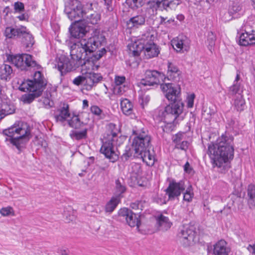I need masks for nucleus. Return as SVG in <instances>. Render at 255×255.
I'll use <instances>...</instances> for the list:
<instances>
[{
  "mask_svg": "<svg viewBox=\"0 0 255 255\" xmlns=\"http://www.w3.org/2000/svg\"><path fill=\"white\" fill-rule=\"evenodd\" d=\"M14 9L16 12H22L24 10V5L23 3L19 1L15 2L14 3Z\"/></svg>",
  "mask_w": 255,
  "mask_h": 255,
  "instance_id": "obj_49",
  "label": "nucleus"
},
{
  "mask_svg": "<svg viewBox=\"0 0 255 255\" xmlns=\"http://www.w3.org/2000/svg\"><path fill=\"white\" fill-rule=\"evenodd\" d=\"M84 79V76H79L76 77L73 80V83L76 86H79L80 85H83Z\"/></svg>",
  "mask_w": 255,
  "mask_h": 255,
  "instance_id": "obj_55",
  "label": "nucleus"
},
{
  "mask_svg": "<svg viewBox=\"0 0 255 255\" xmlns=\"http://www.w3.org/2000/svg\"><path fill=\"white\" fill-rule=\"evenodd\" d=\"M128 89L126 84L121 85L120 86H115L114 87V93L118 95H122Z\"/></svg>",
  "mask_w": 255,
  "mask_h": 255,
  "instance_id": "obj_48",
  "label": "nucleus"
},
{
  "mask_svg": "<svg viewBox=\"0 0 255 255\" xmlns=\"http://www.w3.org/2000/svg\"><path fill=\"white\" fill-rule=\"evenodd\" d=\"M185 189L184 182L183 181L176 182L172 180L169 182L165 192L168 196L169 200H172L179 197Z\"/></svg>",
  "mask_w": 255,
  "mask_h": 255,
  "instance_id": "obj_15",
  "label": "nucleus"
},
{
  "mask_svg": "<svg viewBox=\"0 0 255 255\" xmlns=\"http://www.w3.org/2000/svg\"><path fill=\"white\" fill-rule=\"evenodd\" d=\"M101 15L99 12H94V14H87L86 16H84L83 18L86 22L92 24H96L100 20Z\"/></svg>",
  "mask_w": 255,
  "mask_h": 255,
  "instance_id": "obj_35",
  "label": "nucleus"
},
{
  "mask_svg": "<svg viewBox=\"0 0 255 255\" xmlns=\"http://www.w3.org/2000/svg\"><path fill=\"white\" fill-rule=\"evenodd\" d=\"M247 250L252 254V255H255V244H250L247 247Z\"/></svg>",
  "mask_w": 255,
  "mask_h": 255,
  "instance_id": "obj_59",
  "label": "nucleus"
},
{
  "mask_svg": "<svg viewBox=\"0 0 255 255\" xmlns=\"http://www.w3.org/2000/svg\"><path fill=\"white\" fill-rule=\"evenodd\" d=\"M144 76V78L141 79L138 83L139 86H153L158 85L166 79L163 73L154 70H146Z\"/></svg>",
  "mask_w": 255,
  "mask_h": 255,
  "instance_id": "obj_12",
  "label": "nucleus"
},
{
  "mask_svg": "<svg viewBox=\"0 0 255 255\" xmlns=\"http://www.w3.org/2000/svg\"><path fill=\"white\" fill-rule=\"evenodd\" d=\"M234 137L222 134L215 143L209 144L207 153L214 167L229 168L228 162L234 158Z\"/></svg>",
  "mask_w": 255,
  "mask_h": 255,
  "instance_id": "obj_2",
  "label": "nucleus"
},
{
  "mask_svg": "<svg viewBox=\"0 0 255 255\" xmlns=\"http://www.w3.org/2000/svg\"><path fill=\"white\" fill-rule=\"evenodd\" d=\"M216 36L212 32H209L208 34V41L209 42V45L211 47L215 44L216 41Z\"/></svg>",
  "mask_w": 255,
  "mask_h": 255,
  "instance_id": "obj_54",
  "label": "nucleus"
},
{
  "mask_svg": "<svg viewBox=\"0 0 255 255\" xmlns=\"http://www.w3.org/2000/svg\"><path fill=\"white\" fill-rule=\"evenodd\" d=\"M98 8V3L96 2L92 3H87L83 7L84 16H86L87 14H94V12H98L97 11Z\"/></svg>",
  "mask_w": 255,
  "mask_h": 255,
  "instance_id": "obj_31",
  "label": "nucleus"
},
{
  "mask_svg": "<svg viewBox=\"0 0 255 255\" xmlns=\"http://www.w3.org/2000/svg\"><path fill=\"white\" fill-rule=\"evenodd\" d=\"M171 42L173 47L177 51H188L189 49L190 40L185 35H179Z\"/></svg>",
  "mask_w": 255,
  "mask_h": 255,
  "instance_id": "obj_17",
  "label": "nucleus"
},
{
  "mask_svg": "<svg viewBox=\"0 0 255 255\" xmlns=\"http://www.w3.org/2000/svg\"><path fill=\"white\" fill-rule=\"evenodd\" d=\"M189 145V143L187 141L184 140L181 142H180L177 144V145H175V148L181 149L184 151H186L188 148Z\"/></svg>",
  "mask_w": 255,
  "mask_h": 255,
  "instance_id": "obj_50",
  "label": "nucleus"
},
{
  "mask_svg": "<svg viewBox=\"0 0 255 255\" xmlns=\"http://www.w3.org/2000/svg\"><path fill=\"white\" fill-rule=\"evenodd\" d=\"M230 248L225 240H220L214 245V255H230Z\"/></svg>",
  "mask_w": 255,
  "mask_h": 255,
  "instance_id": "obj_19",
  "label": "nucleus"
},
{
  "mask_svg": "<svg viewBox=\"0 0 255 255\" xmlns=\"http://www.w3.org/2000/svg\"><path fill=\"white\" fill-rule=\"evenodd\" d=\"M13 74V70L11 67L8 65L3 63L0 65V79L1 80H7L11 78Z\"/></svg>",
  "mask_w": 255,
  "mask_h": 255,
  "instance_id": "obj_23",
  "label": "nucleus"
},
{
  "mask_svg": "<svg viewBox=\"0 0 255 255\" xmlns=\"http://www.w3.org/2000/svg\"><path fill=\"white\" fill-rule=\"evenodd\" d=\"M195 98L194 94L189 95L187 98V106L188 108H191L193 107L194 101Z\"/></svg>",
  "mask_w": 255,
  "mask_h": 255,
  "instance_id": "obj_53",
  "label": "nucleus"
},
{
  "mask_svg": "<svg viewBox=\"0 0 255 255\" xmlns=\"http://www.w3.org/2000/svg\"><path fill=\"white\" fill-rule=\"evenodd\" d=\"M115 86H120L125 84L126 78L125 76H116L115 78Z\"/></svg>",
  "mask_w": 255,
  "mask_h": 255,
  "instance_id": "obj_51",
  "label": "nucleus"
},
{
  "mask_svg": "<svg viewBox=\"0 0 255 255\" xmlns=\"http://www.w3.org/2000/svg\"><path fill=\"white\" fill-rule=\"evenodd\" d=\"M0 110L4 118L7 115L13 114L15 111V107L12 104L3 103L0 107Z\"/></svg>",
  "mask_w": 255,
  "mask_h": 255,
  "instance_id": "obj_30",
  "label": "nucleus"
},
{
  "mask_svg": "<svg viewBox=\"0 0 255 255\" xmlns=\"http://www.w3.org/2000/svg\"><path fill=\"white\" fill-rule=\"evenodd\" d=\"M133 133L136 135L133 139V157L141 158L147 165L152 166L155 161L154 155L147 149L150 143V136L144 131H133Z\"/></svg>",
  "mask_w": 255,
  "mask_h": 255,
  "instance_id": "obj_6",
  "label": "nucleus"
},
{
  "mask_svg": "<svg viewBox=\"0 0 255 255\" xmlns=\"http://www.w3.org/2000/svg\"><path fill=\"white\" fill-rule=\"evenodd\" d=\"M105 36L98 29H95L91 36L88 39H82L80 41L75 42L70 46L71 59L65 56L62 55L57 62V66L62 75L70 72L74 66H82L86 61L99 60L107 51L102 48L98 52H94L98 48L106 44Z\"/></svg>",
  "mask_w": 255,
  "mask_h": 255,
  "instance_id": "obj_1",
  "label": "nucleus"
},
{
  "mask_svg": "<svg viewBox=\"0 0 255 255\" xmlns=\"http://www.w3.org/2000/svg\"><path fill=\"white\" fill-rule=\"evenodd\" d=\"M196 234L194 226L189 225L183 226L178 234L179 241L183 247H189L195 243Z\"/></svg>",
  "mask_w": 255,
  "mask_h": 255,
  "instance_id": "obj_11",
  "label": "nucleus"
},
{
  "mask_svg": "<svg viewBox=\"0 0 255 255\" xmlns=\"http://www.w3.org/2000/svg\"><path fill=\"white\" fill-rule=\"evenodd\" d=\"M145 204V202L144 201H138V209L142 210L143 208L144 207Z\"/></svg>",
  "mask_w": 255,
  "mask_h": 255,
  "instance_id": "obj_60",
  "label": "nucleus"
},
{
  "mask_svg": "<svg viewBox=\"0 0 255 255\" xmlns=\"http://www.w3.org/2000/svg\"><path fill=\"white\" fill-rule=\"evenodd\" d=\"M184 170L186 172H188V173L190 172V171L191 170V168H190V165L188 162H187L185 163V164L184 165Z\"/></svg>",
  "mask_w": 255,
  "mask_h": 255,
  "instance_id": "obj_61",
  "label": "nucleus"
},
{
  "mask_svg": "<svg viewBox=\"0 0 255 255\" xmlns=\"http://www.w3.org/2000/svg\"><path fill=\"white\" fill-rule=\"evenodd\" d=\"M116 189L117 193L119 195L126 191V187L123 179L116 180Z\"/></svg>",
  "mask_w": 255,
  "mask_h": 255,
  "instance_id": "obj_39",
  "label": "nucleus"
},
{
  "mask_svg": "<svg viewBox=\"0 0 255 255\" xmlns=\"http://www.w3.org/2000/svg\"><path fill=\"white\" fill-rule=\"evenodd\" d=\"M185 139V134L184 133H178L173 137V141L175 144L181 142Z\"/></svg>",
  "mask_w": 255,
  "mask_h": 255,
  "instance_id": "obj_45",
  "label": "nucleus"
},
{
  "mask_svg": "<svg viewBox=\"0 0 255 255\" xmlns=\"http://www.w3.org/2000/svg\"><path fill=\"white\" fill-rule=\"evenodd\" d=\"M235 124V120L234 119H230L228 121V125L231 128H233Z\"/></svg>",
  "mask_w": 255,
  "mask_h": 255,
  "instance_id": "obj_63",
  "label": "nucleus"
},
{
  "mask_svg": "<svg viewBox=\"0 0 255 255\" xmlns=\"http://www.w3.org/2000/svg\"><path fill=\"white\" fill-rule=\"evenodd\" d=\"M21 36H22V42L25 45L26 47H31L34 44L33 38L31 34L26 31L25 28V32L21 34Z\"/></svg>",
  "mask_w": 255,
  "mask_h": 255,
  "instance_id": "obj_36",
  "label": "nucleus"
},
{
  "mask_svg": "<svg viewBox=\"0 0 255 255\" xmlns=\"http://www.w3.org/2000/svg\"><path fill=\"white\" fill-rule=\"evenodd\" d=\"M250 33L247 32L243 33L239 38V44L244 46L252 45V41H253L250 37Z\"/></svg>",
  "mask_w": 255,
  "mask_h": 255,
  "instance_id": "obj_34",
  "label": "nucleus"
},
{
  "mask_svg": "<svg viewBox=\"0 0 255 255\" xmlns=\"http://www.w3.org/2000/svg\"><path fill=\"white\" fill-rule=\"evenodd\" d=\"M80 129V130H72L70 133L71 137L77 140L86 139L87 137L88 125L81 127Z\"/></svg>",
  "mask_w": 255,
  "mask_h": 255,
  "instance_id": "obj_25",
  "label": "nucleus"
},
{
  "mask_svg": "<svg viewBox=\"0 0 255 255\" xmlns=\"http://www.w3.org/2000/svg\"><path fill=\"white\" fill-rule=\"evenodd\" d=\"M161 3L165 9H166L167 7H171L173 4L178 5L179 4V3H176L173 0H170V1L165 0L161 2Z\"/></svg>",
  "mask_w": 255,
  "mask_h": 255,
  "instance_id": "obj_57",
  "label": "nucleus"
},
{
  "mask_svg": "<svg viewBox=\"0 0 255 255\" xmlns=\"http://www.w3.org/2000/svg\"><path fill=\"white\" fill-rule=\"evenodd\" d=\"M68 125L70 127L75 129H79L81 128V127L87 125L86 124L80 121L78 116H73L71 119L68 121Z\"/></svg>",
  "mask_w": 255,
  "mask_h": 255,
  "instance_id": "obj_32",
  "label": "nucleus"
},
{
  "mask_svg": "<svg viewBox=\"0 0 255 255\" xmlns=\"http://www.w3.org/2000/svg\"><path fill=\"white\" fill-rule=\"evenodd\" d=\"M154 35L150 32L142 34L137 41L128 45L129 54L133 56H139L143 48L147 45L155 44L154 42Z\"/></svg>",
  "mask_w": 255,
  "mask_h": 255,
  "instance_id": "obj_10",
  "label": "nucleus"
},
{
  "mask_svg": "<svg viewBox=\"0 0 255 255\" xmlns=\"http://www.w3.org/2000/svg\"><path fill=\"white\" fill-rule=\"evenodd\" d=\"M108 129L107 137L103 140L100 151L110 161L115 162L119 159V154L115 150L114 143L117 138V129L115 125L111 123L108 125Z\"/></svg>",
  "mask_w": 255,
  "mask_h": 255,
  "instance_id": "obj_7",
  "label": "nucleus"
},
{
  "mask_svg": "<svg viewBox=\"0 0 255 255\" xmlns=\"http://www.w3.org/2000/svg\"><path fill=\"white\" fill-rule=\"evenodd\" d=\"M133 104L128 99H123L121 100V108L123 113L127 115L130 116L133 114Z\"/></svg>",
  "mask_w": 255,
  "mask_h": 255,
  "instance_id": "obj_28",
  "label": "nucleus"
},
{
  "mask_svg": "<svg viewBox=\"0 0 255 255\" xmlns=\"http://www.w3.org/2000/svg\"><path fill=\"white\" fill-rule=\"evenodd\" d=\"M134 153V147L133 143H132V147H127L125 152L122 155V158L125 160H127L129 157L133 156Z\"/></svg>",
  "mask_w": 255,
  "mask_h": 255,
  "instance_id": "obj_42",
  "label": "nucleus"
},
{
  "mask_svg": "<svg viewBox=\"0 0 255 255\" xmlns=\"http://www.w3.org/2000/svg\"><path fill=\"white\" fill-rule=\"evenodd\" d=\"M51 97L50 93L46 92L41 99L44 106L46 108L52 107L53 106V102L51 99Z\"/></svg>",
  "mask_w": 255,
  "mask_h": 255,
  "instance_id": "obj_40",
  "label": "nucleus"
},
{
  "mask_svg": "<svg viewBox=\"0 0 255 255\" xmlns=\"http://www.w3.org/2000/svg\"><path fill=\"white\" fill-rule=\"evenodd\" d=\"M142 51H143L144 56L146 59L157 57L160 52L159 47L156 44L147 45V47L143 48Z\"/></svg>",
  "mask_w": 255,
  "mask_h": 255,
  "instance_id": "obj_22",
  "label": "nucleus"
},
{
  "mask_svg": "<svg viewBox=\"0 0 255 255\" xmlns=\"http://www.w3.org/2000/svg\"><path fill=\"white\" fill-rule=\"evenodd\" d=\"M154 35L150 32L142 34L137 41L128 45L129 54L133 56H139L143 48L147 45L155 44L154 42Z\"/></svg>",
  "mask_w": 255,
  "mask_h": 255,
  "instance_id": "obj_9",
  "label": "nucleus"
},
{
  "mask_svg": "<svg viewBox=\"0 0 255 255\" xmlns=\"http://www.w3.org/2000/svg\"><path fill=\"white\" fill-rule=\"evenodd\" d=\"M120 202V199L118 197H113L107 203L106 206V211L107 212H112Z\"/></svg>",
  "mask_w": 255,
  "mask_h": 255,
  "instance_id": "obj_38",
  "label": "nucleus"
},
{
  "mask_svg": "<svg viewBox=\"0 0 255 255\" xmlns=\"http://www.w3.org/2000/svg\"><path fill=\"white\" fill-rule=\"evenodd\" d=\"M91 112L94 115L99 116L102 113V110L97 106H92L90 108Z\"/></svg>",
  "mask_w": 255,
  "mask_h": 255,
  "instance_id": "obj_56",
  "label": "nucleus"
},
{
  "mask_svg": "<svg viewBox=\"0 0 255 255\" xmlns=\"http://www.w3.org/2000/svg\"><path fill=\"white\" fill-rule=\"evenodd\" d=\"M2 133L5 136V141L15 146L19 151L30 138V130L28 126L21 122L15 123L10 127L4 129Z\"/></svg>",
  "mask_w": 255,
  "mask_h": 255,
  "instance_id": "obj_5",
  "label": "nucleus"
},
{
  "mask_svg": "<svg viewBox=\"0 0 255 255\" xmlns=\"http://www.w3.org/2000/svg\"><path fill=\"white\" fill-rule=\"evenodd\" d=\"M146 17V14L141 11L138 14L130 18L127 21V25L130 28H138L145 24Z\"/></svg>",
  "mask_w": 255,
  "mask_h": 255,
  "instance_id": "obj_18",
  "label": "nucleus"
},
{
  "mask_svg": "<svg viewBox=\"0 0 255 255\" xmlns=\"http://www.w3.org/2000/svg\"><path fill=\"white\" fill-rule=\"evenodd\" d=\"M59 114L55 116L57 122L62 123L66 121L67 118L70 117V114L69 111V105L64 104L63 107L58 110Z\"/></svg>",
  "mask_w": 255,
  "mask_h": 255,
  "instance_id": "obj_24",
  "label": "nucleus"
},
{
  "mask_svg": "<svg viewBox=\"0 0 255 255\" xmlns=\"http://www.w3.org/2000/svg\"><path fill=\"white\" fill-rule=\"evenodd\" d=\"M234 106L238 111H242L244 110L245 107V101L243 98L242 96L238 97L235 100Z\"/></svg>",
  "mask_w": 255,
  "mask_h": 255,
  "instance_id": "obj_41",
  "label": "nucleus"
},
{
  "mask_svg": "<svg viewBox=\"0 0 255 255\" xmlns=\"http://www.w3.org/2000/svg\"><path fill=\"white\" fill-rule=\"evenodd\" d=\"M71 35L75 38H80L84 36L87 32L86 27L81 25L79 22H75L69 28Z\"/></svg>",
  "mask_w": 255,
  "mask_h": 255,
  "instance_id": "obj_20",
  "label": "nucleus"
},
{
  "mask_svg": "<svg viewBox=\"0 0 255 255\" xmlns=\"http://www.w3.org/2000/svg\"><path fill=\"white\" fill-rule=\"evenodd\" d=\"M250 37L251 38V40L253 41H252V45L255 44V31H252V32L250 34Z\"/></svg>",
  "mask_w": 255,
  "mask_h": 255,
  "instance_id": "obj_62",
  "label": "nucleus"
},
{
  "mask_svg": "<svg viewBox=\"0 0 255 255\" xmlns=\"http://www.w3.org/2000/svg\"><path fill=\"white\" fill-rule=\"evenodd\" d=\"M150 97L148 95H143L141 96L139 100V102L141 105L142 108H144L145 105H146L150 101Z\"/></svg>",
  "mask_w": 255,
  "mask_h": 255,
  "instance_id": "obj_52",
  "label": "nucleus"
},
{
  "mask_svg": "<svg viewBox=\"0 0 255 255\" xmlns=\"http://www.w3.org/2000/svg\"><path fill=\"white\" fill-rule=\"evenodd\" d=\"M181 71L174 64L171 62L168 63V69L167 73V78L175 81H179Z\"/></svg>",
  "mask_w": 255,
  "mask_h": 255,
  "instance_id": "obj_21",
  "label": "nucleus"
},
{
  "mask_svg": "<svg viewBox=\"0 0 255 255\" xmlns=\"http://www.w3.org/2000/svg\"><path fill=\"white\" fill-rule=\"evenodd\" d=\"M25 32V27L15 29L11 27H7L5 28L4 35L6 38H12L15 36L21 37V34Z\"/></svg>",
  "mask_w": 255,
  "mask_h": 255,
  "instance_id": "obj_26",
  "label": "nucleus"
},
{
  "mask_svg": "<svg viewBox=\"0 0 255 255\" xmlns=\"http://www.w3.org/2000/svg\"><path fill=\"white\" fill-rule=\"evenodd\" d=\"M47 84L44 76L39 71H36L33 80L23 81L19 89L23 92H29L21 97V101L25 104L31 103L36 98L39 97Z\"/></svg>",
  "mask_w": 255,
  "mask_h": 255,
  "instance_id": "obj_4",
  "label": "nucleus"
},
{
  "mask_svg": "<svg viewBox=\"0 0 255 255\" xmlns=\"http://www.w3.org/2000/svg\"><path fill=\"white\" fill-rule=\"evenodd\" d=\"M128 172L132 177L137 178L142 172L140 165L135 163H131L128 168Z\"/></svg>",
  "mask_w": 255,
  "mask_h": 255,
  "instance_id": "obj_33",
  "label": "nucleus"
},
{
  "mask_svg": "<svg viewBox=\"0 0 255 255\" xmlns=\"http://www.w3.org/2000/svg\"><path fill=\"white\" fill-rule=\"evenodd\" d=\"M154 200L156 203L161 205L166 203L165 199H162L161 195H157L154 197Z\"/></svg>",
  "mask_w": 255,
  "mask_h": 255,
  "instance_id": "obj_58",
  "label": "nucleus"
},
{
  "mask_svg": "<svg viewBox=\"0 0 255 255\" xmlns=\"http://www.w3.org/2000/svg\"><path fill=\"white\" fill-rule=\"evenodd\" d=\"M128 89L126 84L121 85L120 86H115L114 87V93L118 95H122Z\"/></svg>",
  "mask_w": 255,
  "mask_h": 255,
  "instance_id": "obj_47",
  "label": "nucleus"
},
{
  "mask_svg": "<svg viewBox=\"0 0 255 255\" xmlns=\"http://www.w3.org/2000/svg\"><path fill=\"white\" fill-rule=\"evenodd\" d=\"M6 60L21 71H39L41 68L32 56L28 54H7Z\"/></svg>",
  "mask_w": 255,
  "mask_h": 255,
  "instance_id": "obj_8",
  "label": "nucleus"
},
{
  "mask_svg": "<svg viewBox=\"0 0 255 255\" xmlns=\"http://www.w3.org/2000/svg\"><path fill=\"white\" fill-rule=\"evenodd\" d=\"M156 220L159 230L162 231H167L171 226V223L169 219L163 215H160L156 217Z\"/></svg>",
  "mask_w": 255,
  "mask_h": 255,
  "instance_id": "obj_27",
  "label": "nucleus"
},
{
  "mask_svg": "<svg viewBox=\"0 0 255 255\" xmlns=\"http://www.w3.org/2000/svg\"><path fill=\"white\" fill-rule=\"evenodd\" d=\"M193 195V193L190 188H188L186 189L185 193L184 194L183 200L188 202H190L192 201Z\"/></svg>",
  "mask_w": 255,
  "mask_h": 255,
  "instance_id": "obj_46",
  "label": "nucleus"
},
{
  "mask_svg": "<svg viewBox=\"0 0 255 255\" xmlns=\"http://www.w3.org/2000/svg\"><path fill=\"white\" fill-rule=\"evenodd\" d=\"M0 214L4 217L8 216L10 215L14 216V212L11 207L7 206L3 207L0 210Z\"/></svg>",
  "mask_w": 255,
  "mask_h": 255,
  "instance_id": "obj_43",
  "label": "nucleus"
},
{
  "mask_svg": "<svg viewBox=\"0 0 255 255\" xmlns=\"http://www.w3.org/2000/svg\"><path fill=\"white\" fill-rule=\"evenodd\" d=\"M241 9V7L237 3H233L232 6L230 7L229 11L226 14V15H229L231 16L234 13H236L240 11Z\"/></svg>",
  "mask_w": 255,
  "mask_h": 255,
  "instance_id": "obj_44",
  "label": "nucleus"
},
{
  "mask_svg": "<svg viewBox=\"0 0 255 255\" xmlns=\"http://www.w3.org/2000/svg\"><path fill=\"white\" fill-rule=\"evenodd\" d=\"M130 206L132 209H134V210L138 209V201H136L135 202L131 203Z\"/></svg>",
  "mask_w": 255,
  "mask_h": 255,
  "instance_id": "obj_64",
  "label": "nucleus"
},
{
  "mask_svg": "<svg viewBox=\"0 0 255 255\" xmlns=\"http://www.w3.org/2000/svg\"><path fill=\"white\" fill-rule=\"evenodd\" d=\"M65 12L68 18L75 22H78L81 18H84L83 7L78 0L73 1L72 5H67L65 8Z\"/></svg>",
  "mask_w": 255,
  "mask_h": 255,
  "instance_id": "obj_13",
  "label": "nucleus"
},
{
  "mask_svg": "<svg viewBox=\"0 0 255 255\" xmlns=\"http://www.w3.org/2000/svg\"><path fill=\"white\" fill-rule=\"evenodd\" d=\"M248 200V203L250 208L253 209L255 207V186L249 185L247 190Z\"/></svg>",
  "mask_w": 255,
  "mask_h": 255,
  "instance_id": "obj_29",
  "label": "nucleus"
},
{
  "mask_svg": "<svg viewBox=\"0 0 255 255\" xmlns=\"http://www.w3.org/2000/svg\"><path fill=\"white\" fill-rule=\"evenodd\" d=\"M160 88L165 94V97L173 103L166 106L163 110H160L158 115L164 123L171 124L174 122L183 111V103L181 101L177 100L180 94V88L174 87L172 83L162 84Z\"/></svg>",
  "mask_w": 255,
  "mask_h": 255,
  "instance_id": "obj_3",
  "label": "nucleus"
},
{
  "mask_svg": "<svg viewBox=\"0 0 255 255\" xmlns=\"http://www.w3.org/2000/svg\"><path fill=\"white\" fill-rule=\"evenodd\" d=\"M103 79L100 74L88 73L84 76V89L90 91Z\"/></svg>",
  "mask_w": 255,
  "mask_h": 255,
  "instance_id": "obj_16",
  "label": "nucleus"
},
{
  "mask_svg": "<svg viewBox=\"0 0 255 255\" xmlns=\"http://www.w3.org/2000/svg\"><path fill=\"white\" fill-rule=\"evenodd\" d=\"M243 91V87L240 83H234L232 86L229 88V94L234 95L238 94L239 96H242L241 93Z\"/></svg>",
  "mask_w": 255,
  "mask_h": 255,
  "instance_id": "obj_37",
  "label": "nucleus"
},
{
  "mask_svg": "<svg viewBox=\"0 0 255 255\" xmlns=\"http://www.w3.org/2000/svg\"><path fill=\"white\" fill-rule=\"evenodd\" d=\"M118 214L120 220L125 219L130 227H136L137 229H139L141 224L139 215L133 213L131 210L126 208L121 209Z\"/></svg>",
  "mask_w": 255,
  "mask_h": 255,
  "instance_id": "obj_14",
  "label": "nucleus"
}]
</instances>
